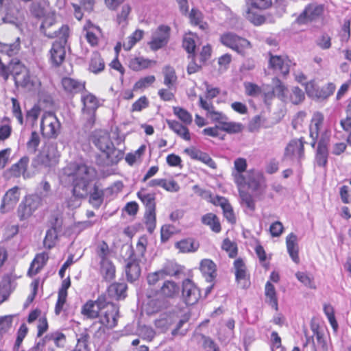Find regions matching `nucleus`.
Here are the masks:
<instances>
[{"label": "nucleus", "mask_w": 351, "mask_h": 351, "mask_svg": "<svg viewBox=\"0 0 351 351\" xmlns=\"http://www.w3.org/2000/svg\"><path fill=\"white\" fill-rule=\"evenodd\" d=\"M202 223L208 226L215 232L218 233L221 231V225L219 219L214 213H209L202 217Z\"/></svg>", "instance_id": "40"}, {"label": "nucleus", "mask_w": 351, "mask_h": 351, "mask_svg": "<svg viewBox=\"0 0 351 351\" xmlns=\"http://www.w3.org/2000/svg\"><path fill=\"white\" fill-rule=\"evenodd\" d=\"M40 202V199L38 196H26L18 208V216L20 219L24 220L29 218L38 208Z\"/></svg>", "instance_id": "7"}, {"label": "nucleus", "mask_w": 351, "mask_h": 351, "mask_svg": "<svg viewBox=\"0 0 351 351\" xmlns=\"http://www.w3.org/2000/svg\"><path fill=\"white\" fill-rule=\"evenodd\" d=\"M138 198L145 207V210H156V194L147 192L145 189L137 193Z\"/></svg>", "instance_id": "29"}, {"label": "nucleus", "mask_w": 351, "mask_h": 351, "mask_svg": "<svg viewBox=\"0 0 351 351\" xmlns=\"http://www.w3.org/2000/svg\"><path fill=\"white\" fill-rule=\"evenodd\" d=\"M235 276L238 284L241 288L245 289L250 286L249 275L243 261L239 258L234 261Z\"/></svg>", "instance_id": "16"}, {"label": "nucleus", "mask_w": 351, "mask_h": 351, "mask_svg": "<svg viewBox=\"0 0 351 351\" xmlns=\"http://www.w3.org/2000/svg\"><path fill=\"white\" fill-rule=\"evenodd\" d=\"M101 274L107 281L114 278L115 267L110 261H101Z\"/></svg>", "instance_id": "42"}, {"label": "nucleus", "mask_w": 351, "mask_h": 351, "mask_svg": "<svg viewBox=\"0 0 351 351\" xmlns=\"http://www.w3.org/2000/svg\"><path fill=\"white\" fill-rule=\"evenodd\" d=\"M269 65L276 71L285 75L289 72V61L280 56H270Z\"/></svg>", "instance_id": "23"}, {"label": "nucleus", "mask_w": 351, "mask_h": 351, "mask_svg": "<svg viewBox=\"0 0 351 351\" xmlns=\"http://www.w3.org/2000/svg\"><path fill=\"white\" fill-rule=\"evenodd\" d=\"M65 45L61 43L54 42L49 51V60L54 66H59L65 58Z\"/></svg>", "instance_id": "18"}, {"label": "nucleus", "mask_w": 351, "mask_h": 351, "mask_svg": "<svg viewBox=\"0 0 351 351\" xmlns=\"http://www.w3.org/2000/svg\"><path fill=\"white\" fill-rule=\"evenodd\" d=\"M185 152L192 159L199 160L212 169H216V163L208 154L195 148L186 149Z\"/></svg>", "instance_id": "22"}, {"label": "nucleus", "mask_w": 351, "mask_h": 351, "mask_svg": "<svg viewBox=\"0 0 351 351\" xmlns=\"http://www.w3.org/2000/svg\"><path fill=\"white\" fill-rule=\"evenodd\" d=\"M195 38V35L191 33L184 36L182 46L189 54L195 51L196 47Z\"/></svg>", "instance_id": "60"}, {"label": "nucleus", "mask_w": 351, "mask_h": 351, "mask_svg": "<svg viewBox=\"0 0 351 351\" xmlns=\"http://www.w3.org/2000/svg\"><path fill=\"white\" fill-rule=\"evenodd\" d=\"M59 158L60 153L58 151L57 145L49 144L38 155L36 161L45 167H51L58 162Z\"/></svg>", "instance_id": "8"}, {"label": "nucleus", "mask_w": 351, "mask_h": 351, "mask_svg": "<svg viewBox=\"0 0 351 351\" xmlns=\"http://www.w3.org/2000/svg\"><path fill=\"white\" fill-rule=\"evenodd\" d=\"M61 84L63 90L67 94H77L85 88L84 82L69 77H63Z\"/></svg>", "instance_id": "19"}, {"label": "nucleus", "mask_w": 351, "mask_h": 351, "mask_svg": "<svg viewBox=\"0 0 351 351\" xmlns=\"http://www.w3.org/2000/svg\"><path fill=\"white\" fill-rule=\"evenodd\" d=\"M304 99V92L298 87L292 88L291 93L288 99V102L290 101L293 104H298Z\"/></svg>", "instance_id": "63"}, {"label": "nucleus", "mask_w": 351, "mask_h": 351, "mask_svg": "<svg viewBox=\"0 0 351 351\" xmlns=\"http://www.w3.org/2000/svg\"><path fill=\"white\" fill-rule=\"evenodd\" d=\"M265 295L266 302L276 311L278 309V298L274 286L270 282H267L265 288Z\"/></svg>", "instance_id": "36"}, {"label": "nucleus", "mask_w": 351, "mask_h": 351, "mask_svg": "<svg viewBox=\"0 0 351 351\" xmlns=\"http://www.w3.org/2000/svg\"><path fill=\"white\" fill-rule=\"evenodd\" d=\"M61 124L53 112H46L40 121V131L43 136L48 138H56L60 132Z\"/></svg>", "instance_id": "4"}, {"label": "nucleus", "mask_w": 351, "mask_h": 351, "mask_svg": "<svg viewBox=\"0 0 351 351\" xmlns=\"http://www.w3.org/2000/svg\"><path fill=\"white\" fill-rule=\"evenodd\" d=\"M173 114L186 125L191 124L193 117L191 114L186 109L174 106L173 108Z\"/></svg>", "instance_id": "45"}, {"label": "nucleus", "mask_w": 351, "mask_h": 351, "mask_svg": "<svg viewBox=\"0 0 351 351\" xmlns=\"http://www.w3.org/2000/svg\"><path fill=\"white\" fill-rule=\"evenodd\" d=\"M49 255L46 252L37 254L30 265L27 274L29 276H33L37 274L46 264Z\"/></svg>", "instance_id": "27"}, {"label": "nucleus", "mask_w": 351, "mask_h": 351, "mask_svg": "<svg viewBox=\"0 0 351 351\" xmlns=\"http://www.w3.org/2000/svg\"><path fill=\"white\" fill-rule=\"evenodd\" d=\"M164 84L171 88L176 82L177 76L173 68L167 66L163 69Z\"/></svg>", "instance_id": "47"}, {"label": "nucleus", "mask_w": 351, "mask_h": 351, "mask_svg": "<svg viewBox=\"0 0 351 351\" xmlns=\"http://www.w3.org/2000/svg\"><path fill=\"white\" fill-rule=\"evenodd\" d=\"M20 189L18 186H14L9 189L3 195L0 206V212L5 213L12 210L20 198Z\"/></svg>", "instance_id": "12"}, {"label": "nucleus", "mask_w": 351, "mask_h": 351, "mask_svg": "<svg viewBox=\"0 0 351 351\" xmlns=\"http://www.w3.org/2000/svg\"><path fill=\"white\" fill-rule=\"evenodd\" d=\"M69 27L67 25H62L58 31L45 32V34L48 37H57L59 40L56 42L61 43L65 45L69 37Z\"/></svg>", "instance_id": "44"}, {"label": "nucleus", "mask_w": 351, "mask_h": 351, "mask_svg": "<svg viewBox=\"0 0 351 351\" xmlns=\"http://www.w3.org/2000/svg\"><path fill=\"white\" fill-rule=\"evenodd\" d=\"M44 338L47 344L52 343L58 348L63 347L65 343V336L60 332L50 333Z\"/></svg>", "instance_id": "49"}, {"label": "nucleus", "mask_w": 351, "mask_h": 351, "mask_svg": "<svg viewBox=\"0 0 351 351\" xmlns=\"http://www.w3.org/2000/svg\"><path fill=\"white\" fill-rule=\"evenodd\" d=\"M104 312L101 313L99 317L100 323L106 327L114 328L117 324L119 308L114 304L105 302Z\"/></svg>", "instance_id": "10"}, {"label": "nucleus", "mask_w": 351, "mask_h": 351, "mask_svg": "<svg viewBox=\"0 0 351 351\" xmlns=\"http://www.w3.org/2000/svg\"><path fill=\"white\" fill-rule=\"evenodd\" d=\"M182 295L186 304L193 305L199 300L201 293L199 289L192 280L185 279L182 282Z\"/></svg>", "instance_id": "9"}, {"label": "nucleus", "mask_w": 351, "mask_h": 351, "mask_svg": "<svg viewBox=\"0 0 351 351\" xmlns=\"http://www.w3.org/2000/svg\"><path fill=\"white\" fill-rule=\"evenodd\" d=\"M143 30L137 29L131 36H128L127 40L123 43V47L125 50L130 51L134 45L141 40L143 36Z\"/></svg>", "instance_id": "48"}, {"label": "nucleus", "mask_w": 351, "mask_h": 351, "mask_svg": "<svg viewBox=\"0 0 351 351\" xmlns=\"http://www.w3.org/2000/svg\"><path fill=\"white\" fill-rule=\"evenodd\" d=\"M58 241V232L56 228L49 229L44 239V245L48 249L53 248Z\"/></svg>", "instance_id": "51"}, {"label": "nucleus", "mask_w": 351, "mask_h": 351, "mask_svg": "<svg viewBox=\"0 0 351 351\" xmlns=\"http://www.w3.org/2000/svg\"><path fill=\"white\" fill-rule=\"evenodd\" d=\"M324 11L322 5L312 3L306 7L302 13L297 18L296 22L299 24H304L308 21L319 17Z\"/></svg>", "instance_id": "13"}, {"label": "nucleus", "mask_w": 351, "mask_h": 351, "mask_svg": "<svg viewBox=\"0 0 351 351\" xmlns=\"http://www.w3.org/2000/svg\"><path fill=\"white\" fill-rule=\"evenodd\" d=\"M34 14L37 17H41L44 16V20L42 22V24L40 25V29L43 31V32L45 34L47 32V29L49 28L51 26H52L56 21L55 15L53 12H49L47 14L44 12L43 9L39 10L38 11H34Z\"/></svg>", "instance_id": "41"}, {"label": "nucleus", "mask_w": 351, "mask_h": 351, "mask_svg": "<svg viewBox=\"0 0 351 351\" xmlns=\"http://www.w3.org/2000/svg\"><path fill=\"white\" fill-rule=\"evenodd\" d=\"M219 126L221 130L230 134L240 132L243 128L241 123L228 121V119H225Z\"/></svg>", "instance_id": "53"}, {"label": "nucleus", "mask_w": 351, "mask_h": 351, "mask_svg": "<svg viewBox=\"0 0 351 351\" xmlns=\"http://www.w3.org/2000/svg\"><path fill=\"white\" fill-rule=\"evenodd\" d=\"M19 49V38L16 39L15 43L11 44H6L0 42V52L5 53L10 57L16 55L18 53Z\"/></svg>", "instance_id": "46"}, {"label": "nucleus", "mask_w": 351, "mask_h": 351, "mask_svg": "<svg viewBox=\"0 0 351 351\" xmlns=\"http://www.w3.org/2000/svg\"><path fill=\"white\" fill-rule=\"evenodd\" d=\"M5 16L3 17V22L10 24H16L19 20V10L12 3L3 9Z\"/></svg>", "instance_id": "38"}, {"label": "nucleus", "mask_w": 351, "mask_h": 351, "mask_svg": "<svg viewBox=\"0 0 351 351\" xmlns=\"http://www.w3.org/2000/svg\"><path fill=\"white\" fill-rule=\"evenodd\" d=\"M104 200V192L99 190L97 186H94L93 191L90 193V203L93 207L98 208L101 205Z\"/></svg>", "instance_id": "55"}, {"label": "nucleus", "mask_w": 351, "mask_h": 351, "mask_svg": "<svg viewBox=\"0 0 351 351\" xmlns=\"http://www.w3.org/2000/svg\"><path fill=\"white\" fill-rule=\"evenodd\" d=\"M234 171L232 172V176L236 184L243 182V176L247 171V161L243 158H238L234 162Z\"/></svg>", "instance_id": "24"}, {"label": "nucleus", "mask_w": 351, "mask_h": 351, "mask_svg": "<svg viewBox=\"0 0 351 351\" xmlns=\"http://www.w3.org/2000/svg\"><path fill=\"white\" fill-rule=\"evenodd\" d=\"M244 16L255 25H261L265 23V17L261 11L269 8L272 4V0H245Z\"/></svg>", "instance_id": "2"}, {"label": "nucleus", "mask_w": 351, "mask_h": 351, "mask_svg": "<svg viewBox=\"0 0 351 351\" xmlns=\"http://www.w3.org/2000/svg\"><path fill=\"white\" fill-rule=\"evenodd\" d=\"M171 29L169 26L161 25L153 33L152 39L149 42V47L153 51H157L169 42Z\"/></svg>", "instance_id": "6"}, {"label": "nucleus", "mask_w": 351, "mask_h": 351, "mask_svg": "<svg viewBox=\"0 0 351 351\" xmlns=\"http://www.w3.org/2000/svg\"><path fill=\"white\" fill-rule=\"evenodd\" d=\"M328 136L324 134L321 141H318L315 162L319 167H325L328 162Z\"/></svg>", "instance_id": "17"}, {"label": "nucleus", "mask_w": 351, "mask_h": 351, "mask_svg": "<svg viewBox=\"0 0 351 351\" xmlns=\"http://www.w3.org/2000/svg\"><path fill=\"white\" fill-rule=\"evenodd\" d=\"M156 62L143 57H131L128 61L129 67L135 71H141L151 66Z\"/></svg>", "instance_id": "30"}, {"label": "nucleus", "mask_w": 351, "mask_h": 351, "mask_svg": "<svg viewBox=\"0 0 351 351\" xmlns=\"http://www.w3.org/2000/svg\"><path fill=\"white\" fill-rule=\"evenodd\" d=\"M16 84L22 86H28L30 84V76L28 71L25 68H23V71L21 73H16L14 76Z\"/></svg>", "instance_id": "62"}, {"label": "nucleus", "mask_w": 351, "mask_h": 351, "mask_svg": "<svg viewBox=\"0 0 351 351\" xmlns=\"http://www.w3.org/2000/svg\"><path fill=\"white\" fill-rule=\"evenodd\" d=\"M200 270L207 282H212L216 277V265L210 259H204L201 261Z\"/></svg>", "instance_id": "28"}, {"label": "nucleus", "mask_w": 351, "mask_h": 351, "mask_svg": "<svg viewBox=\"0 0 351 351\" xmlns=\"http://www.w3.org/2000/svg\"><path fill=\"white\" fill-rule=\"evenodd\" d=\"M220 42L238 53L244 55L245 51L251 48L250 43L232 32H226L221 35Z\"/></svg>", "instance_id": "5"}, {"label": "nucleus", "mask_w": 351, "mask_h": 351, "mask_svg": "<svg viewBox=\"0 0 351 351\" xmlns=\"http://www.w3.org/2000/svg\"><path fill=\"white\" fill-rule=\"evenodd\" d=\"M242 189L243 188H239L241 204L251 211L254 210L255 202L252 196L248 193L243 191Z\"/></svg>", "instance_id": "54"}, {"label": "nucleus", "mask_w": 351, "mask_h": 351, "mask_svg": "<svg viewBox=\"0 0 351 351\" xmlns=\"http://www.w3.org/2000/svg\"><path fill=\"white\" fill-rule=\"evenodd\" d=\"M156 80L154 75H148L139 79L134 85L133 90L134 91L143 90L151 86Z\"/></svg>", "instance_id": "59"}, {"label": "nucleus", "mask_w": 351, "mask_h": 351, "mask_svg": "<svg viewBox=\"0 0 351 351\" xmlns=\"http://www.w3.org/2000/svg\"><path fill=\"white\" fill-rule=\"evenodd\" d=\"M324 117L322 113L315 112L312 117L309 125V135L311 138V145L315 147L317 143L322 139L324 134L328 136V142L330 141V131L324 125Z\"/></svg>", "instance_id": "3"}, {"label": "nucleus", "mask_w": 351, "mask_h": 351, "mask_svg": "<svg viewBox=\"0 0 351 351\" xmlns=\"http://www.w3.org/2000/svg\"><path fill=\"white\" fill-rule=\"evenodd\" d=\"M105 302L104 298H99L96 301L89 300L82 306V313L88 318H96L104 308Z\"/></svg>", "instance_id": "15"}, {"label": "nucleus", "mask_w": 351, "mask_h": 351, "mask_svg": "<svg viewBox=\"0 0 351 351\" xmlns=\"http://www.w3.org/2000/svg\"><path fill=\"white\" fill-rule=\"evenodd\" d=\"M286 245L287 248V252L293 260L295 263H298L300 258L298 256V237L293 233H290L286 239Z\"/></svg>", "instance_id": "25"}, {"label": "nucleus", "mask_w": 351, "mask_h": 351, "mask_svg": "<svg viewBox=\"0 0 351 351\" xmlns=\"http://www.w3.org/2000/svg\"><path fill=\"white\" fill-rule=\"evenodd\" d=\"M147 243L148 241L147 236L143 235L139 237L134 253V255L136 257V258L140 259L141 258H143L145 256Z\"/></svg>", "instance_id": "52"}, {"label": "nucleus", "mask_w": 351, "mask_h": 351, "mask_svg": "<svg viewBox=\"0 0 351 351\" xmlns=\"http://www.w3.org/2000/svg\"><path fill=\"white\" fill-rule=\"evenodd\" d=\"M29 163L27 157L21 158L16 163L12 165L10 168L11 174L16 178L23 176L25 178V172Z\"/></svg>", "instance_id": "37"}, {"label": "nucleus", "mask_w": 351, "mask_h": 351, "mask_svg": "<svg viewBox=\"0 0 351 351\" xmlns=\"http://www.w3.org/2000/svg\"><path fill=\"white\" fill-rule=\"evenodd\" d=\"M146 146L142 145L137 150L133 153H129L125 156L126 162L130 165H132L135 162L141 160L142 156L145 152Z\"/></svg>", "instance_id": "56"}, {"label": "nucleus", "mask_w": 351, "mask_h": 351, "mask_svg": "<svg viewBox=\"0 0 351 351\" xmlns=\"http://www.w3.org/2000/svg\"><path fill=\"white\" fill-rule=\"evenodd\" d=\"M127 285L125 283H113L108 288L110 297L116 300L124 298L126 295Z\"/></svg>", "instance_id": "35"}, {"label": "nucleus", "mask_w": 351, "mask_h": 351, "mask_svg": "<svg viewBox=\"0 0 351 351\" xmlns=\"http://www.w3.org/2000/svg\"><path fill=\"white\" fill-rule=\"evenodd\" d=\"M81 101L83 104V113L93 116L98 107V99L90 93H85L81 97Z\"/></svg>", "instance_id": "21"}, {"label": "nucleus", "mask_w": 351, "mask_h": 351, "mask_svg": "<svg viewBox=\"0 0 351 351\" xmlns=\"http://www.w3.org/2000/svg\"><path fill=\"white\" fill-rule=\"evenodd\" d=\"M167 123L169 128L173 130L178 136L185 141L191 140V134L189 129L186 125H184L179 121L175 120H167Z\"/></svg>", "instance_id": "32"}, {"label": "nucleus", "mask_w": 351, "mask_h": 351, "mask_svg": "<svg viewBox=\"0 0 351 351\" xmlns=\"http://www.w3.org/2000/svg\"><path fill=\"white\" fill-rule=\"evenodd\" d=\"M132 11V7L130 4L125 3L121 6V10L117 14V22L122 27L128 25V17Z\"/></svg>", "instance_id": "43"}, {"label": "nucleus", "mask_w": 351, "mask_h": 351, "mask_svg": "<svg viewBox=\"0 0 351 351\" xmlns=\"http://www.w3.org/2000/svg\"><path fill=\"white\" fill-rule=\"evenodd\" d=\"M261 174L254 169L249 170L244 173L243 182L237 184L239 188H244L247 186L250 189L255 191L259 186Z\"/></svg>", "instance_id": "20"}, {"label": "nucleus", "mask_w": 351, "mask_h": 351, "mask_svg": "<svg viewBox=\"0 0 351 351\" xmlns=\"http://www.w3.org/2000/svg\"><path fill=\"white\" fill-rule=\"evenodd\" d=\"M145 221L147 231L152 233L156 228V210H145Z\"/></svg>", "instance_id": "58"}, {"label": "nucleus", "mask_w": 351, "mask_h": 351, "mask_svg": "<svg viewBox=\"0 0 351 351\" xmlns=\"http://www.w3.org/2000/svg\"><path fill=\"white\" fill-rule=\"evenodd\" d=\"M94 143L100 151L106 153L108 155L114 149L113 143L107 133H104L98 136H95Z\"/></svg>", "instance_id": "26"}, {"label": "nucleus", "mask_w": 351, "mask_h": 351, "mask_svg": "<svg viewBox=\"0 0 351 351\" xmlns=\"http://www.w3.org/2000/svg\"><path fill=\"white\" fill-rule=\"evenodd\" d=\"M164 277L173 276L178 274L180 271L179 265L173 262H167L163 267L160 269Z\"/></svg>", "instance_id": "57"}, {"label": "nucleus", "mask_w": 351, "mask_h": 351, "mask_svg": "<svg viewBox=\"0 0 351 351\" xmlns=\"http://www.w3.org/2000/svg\"><path fill=\"white\" fill-rule=\"evenodd\" d=\"M176 247L182 253L194 252L198 249L199 244L193 239L189 238L177 242Z\"/></svg>", "instance_id": "39"}, {"label": "nucleus", "mask_w": 351, "mask_h": 351, "mask_svg": "<svg viewBox=\"0 0 351 351\" xmlns=\"http://www.w3.org/2000/svg\"><path fill=\"white\" fill-rule=\"evenodd\" d=\"M304 156V144L301 139L291 140L287 145L284 154L285 159L300 160Z\"/></svg>", "instance_id": "14"}, {"label": "nucleus", "mask_w": 351, "mask_h": 351, "mask_svg": "<svg viewBox=\"0 0 351 351\" xmlns=\"http://www.w3.org/2000/svg\"><path fill=\"white\" fill-rule=\"evenodd\" d=\"M84 32L88 43L92 46L97 45L99 40L98 35L100 34L99 27L88 22L84 27Z\"/></svg>", "instance_id": "31"}, {"label": "nucleus", "mask_w": 351, "mask_h": 351, "mask_svg": "<svg viewBox=\"0 0 351 351\" xmlns=\"http://www.w3.org/2000/svg\"><path fill=\"white\" fill-rule=\"evenodd\" d=\"M40 143V137L38 134L36 132H32L31 134L30 138L27 143V147L28 152L30 153H35L37 147H38Z\"/></svg>", "instance_id": "64"}, {"label": "nucleus", "mask_w": 351, "mask_h": 351, "mask_svg": "<svg viewBox=\"0 0 351 351\" xmlns=\"http://www.w3.org/2000/svg\"><path fill=\"white\" fill-rule=\"evenodd\" d=\"M272 83L274 85L273 92L271 94L265 95V97H267L269 95L272 96L275 94L282 101L288 102L289 96L287 95V88L278 78H274Z\"/></svg>", "instance_id": "33"}, {"label": "nucleus", "mask_w": 351, "mask_h": 351, "mask_svg": "<svg viewBox=\"0 0 351 351\" xmlns=\"http://www.w3.org/2000/svg\"><path fill=\"white\" fill-rule=\"evenodd\" d=\"M105 68V63L101 58V55L95 51L93 52L90 56L89 64H88V70L89 71L97 74L104 71Z\"/></svg>", "instance_id": "34"}, {"label": "nucleus", "mask_w": 351, "mask_h": 351, "mask_svg": "<svg viewBox=\"0 0 351 351\" xmlns=\"http://www.w3.org/2000/svg\"><path fill=\"white\" fill-rule=\"evenodd\" d=\"M64 175L71 180L73 195L66 201L68 208L74 209L81 204V199L88 193L89 182L95 175V171L84 164H70L63 170Z\"/></svg>", "instance_id": "1"}, {"label": "nucleus", "mask_w": 351, "mask_h": 351, "mask_svg": "<svg viewBox=\"0 0 351 351\" xmlns=\"http://www.w3.org/2000/svg\"><path fill=\"white\" fill-rule=\"evenodd\" d=\"M221 206L223 211V215L226 218V219L232 223H235L236 219L232 208L230 206V204L226 201V199H221Z\"/></svg>", "instance_id": "61"}, {"label": "nucleus", "mask_w": 351, "mask_h": 351, "mask_svg": "<svg viewBox=\"0 0 351 351\" xmlns=\"http://www.w3.org/2000/svg\"><path fill=\"white\" fill-rule=\"evenodd\" d=\"M180 291L179 285L173 280H165L162 285L157 290L155 293L152 295L148 294V298L156 296L158 298L166 299V298H173L176 297Z\"/></svg>", "instance_id": "11"}, {"label": "nucleus", "mask_w": 351, "mask_h": 351, "mask_svg": "<svg viewBox=\"0 0 351 351\" xmlns=\"http://www.w3.org/2000/svg\"><path fill=\"white\" fill-rule=\"evenodd\" d=\"M125 272L128 280L132 282L139 277L141 269L139 265L136 263L130 262L127 264Z\"/></svg>", "instance_id": "50"}]
</instances>
